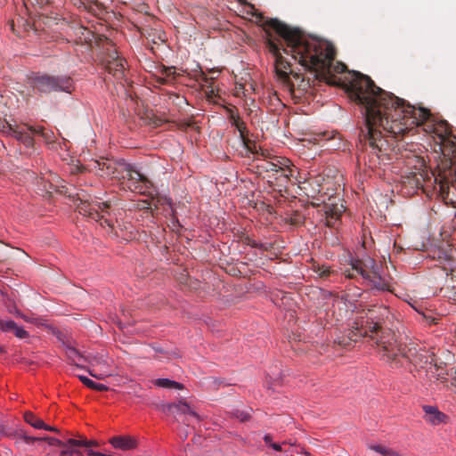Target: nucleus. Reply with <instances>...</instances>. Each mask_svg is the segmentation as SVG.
<instances>
[{
    "mask_svg": "<svg viewBox=\"0 0 456 456\" xmlns=\"http://www.w3.org/2000/svg\"><path fill=\"white\" fill-rule=\"evenodd\" d=\"M109 442L114 448L123 451L132 450L136 446L135 440L130 436H113Z\"/></svg>",
    "mask_w": 456,
    "mask_h": 456,
    "instance_id": "4be33fe9",
    "label": "nucleus"
},
{
    "mask_svg": "<svg viewBox=\"0 0 456 456\" xmlns=\"http://www.w3.org/2000/svg\"><path fill=\"white\" fill-rule=\"evenodd\" d=\"M286 163H288L287 159L273 157L271 159V160H265L259 167H262L269 175H272L281 165H286Z\"/></svg>",
    "mask_w": 456,
    "mask_h": 456,
    "instance_id": "5701e85b",
    "label": "nucleus"
},
{
    "mask_svg": "<svg viewBox=\"0 0 456 456\" xmlns=\"http://www.w3.org/2000/svg\"><path fill=\"white\" fill-rule=\"evenodd\" d=\"M13 333L19 338H25L28 337V331H26L23 328L19 327L18 325H16Z\"/></svg>",
    "mask_w": 456,
    "mask_h": 456,
    "instance_id": "4c0bfd02",
    "label": "nucleus"
},
{
    "mask_svg": "<svg viewBox=\"0 0 456 456\" xmlns=\"http://www.w3.org/2000/svg\"><path fill=\"white\" fill-rule=\"evenodd\" d=\"M407 170L405 175L402 176L403 186L412 190L422 189L425 191L426 186H431L433 182L440 184V189L444 190L445 186L453 184L456 181H447L442 179L439 175L440 170L438 165L436 171L431 172L428 170L425 160L416 155L407 158L406 160Z\"/></svg>",
    "mask_w": 456,
    "mask_h": 456,
    "instance_id": "20e7f679",
    "label": "nucleus"
},
{
    "mask_svg": "<svg viewBox=\"0 0 456 456\" xmlns=\"http://www.w3.org/2000/svg\"><path fill=\"white\" fill-rule=\"evenodd\" d=\"M235 417L238 418L240 421H247L249 419L250 415L248 412L237 411L235 413Z\"/></svg>",
    "mask_w": 456,
    "mask_h": 456,
    "instance_id": "ea45409f",
    "label": "nucleus"
},
{
    "mask_svg": "<svg viewBox=\"0 0 456 456\" xmlns=\"http://www.w3.org/2000/svg\"><path fill=\"white\" fill-rule=\"evenodd\" d=\"M168 100L172 101L173 103L181 106L183 103H186L187 101L183 96H180L177 94L175 93H169L168 94Z\"/></svg>",
    "mask_w": 456,
    "mask_h": 456,
    "instance_id": "c9c22d12",
    "label": "nucleus"
},
{
    "mask_svg": "<svg viewBox=\"0 0 456 456\" xmlns=\"http://www.w3.org/2000/svg\"><path fill=\"white\" fill-rule=\"evenodd\" d=\"M266 26L281 37L266 31L268 51L275 58L274 67L278 77L288 86L291 93H306L315 80L336 85L332 74L336 56L334 46L316 37H308L298 28H291L277 19H271Z\"/></svg>",
    "mask_w": 456,
    "mask_h": 456,
    "instance_id": "f03ea898",
    "label": "nucleus"
},
{
    "mask_svg": "<svg viewBox=\"0 0 456 456\" xmlns=\"http://www.w3.org/2000/svg\"><path fill=\"white\" fill-rule=\"evenodd\" d=\"M427 375H428L429 379H435L439 384H442L444 387H448V379L447 372L445 370V365L443 362L438 363L437 359L428 367Z\"/></svg>",
    "mask_w": 456,
    "mask_h": 456,
    "instance_id": "2eb2a0df",
    "label": "nucleus"
},
{
    "mask_svg": "<svg viewBox=\"0 0 456 456\" xmlns=\"http://www.w3.org/2000/svg\"><path fill=\"white\" fill-rule=\"evenodd\" d=\"M396 347L398 351L395 355L390 356L389 352H387V354H380L383 359L395 366L402 365L403 362L401 360L404 359L411 362L415 368L425 369L427 370L428 367L432 364L436 358L433 352L418 346L410 345L403 346L396 340Z\"/></svg>",
    "mask_w": 456,
    "mask_h": 456,
    "instance_id": "0eeeda50",
    "label": "nucleus"
},
{
    "mask_svg": "<svg viewBox=\"0 0 456 456\" xmlns=\"http://www.w3.org/2000/svg\"><path fill=\"white\" fill-rule=\"evenodd\" d=\"M66 354L73 362H76V360L85 359L91 365H102L106 364V361L103 360L102 357L98 356H93L89 358H85L75 347L73 346H67L66 347Z\"/></svg>",
    "mask_w": 456,
    "mask_h": 456,
    "instance_id": "aec40b11",
    "label": "nucleus"
},
{
    "mask_svg": "<svg viewBox=\"0 0 456 456\" xmlns=\"http://www.w3.org/2000/svg\"><path fill=\"white\" fill-rule=\"evenodd\" d=\"M270 446H271L273 449H274L275 451H277V452H281V444H279L272 443V444H270Z\"/></svg>",
    "mask_w": 456,
    "mask_h": 456,
    "instance_id": "49530a36",
    "label": "nucleus"
},
{
    "mask_svg": "<svg viewBox=\"0 0 456 456\" xmlns=\"http://www.w3.org/2000/svg\"><path fill=\"white\" fill-rule=\"evenodd\" d=\"M33 129H37V126H28V124L15 126L9 124L6 133L20 142L25 147L33 148L35 143L34 135H37Z\"/></svg>",
    "mask_w": 456,
    "mask_h": 456,
    "instance_id": "4468645a",
    "label": "nucleus"
},
{
    "mask_svg": "<svg viewBox=\"0 0 456 456\" xmlns=\"http://www.w3.org/2000/svg\"><path fill=\"white\" fill-rule=\"evenodd\" d=\"M197 79L201 81L203 83V86H206L208 89H209V93L214 94V77H208L205 72L202 70L199 71V74L197 75Z\"/></svg>",
    "mask_w": 456,
    "mask_h": 456,
    "instance_id": "7c9ffc66",
    "label": "nucleus"
},
{
    "mask_svg": "<svg viewBox=\"0 0 456 456\" xmlns=\"http://www.w3.org/2000/svg\"><path fill=\"white\" fill-rule=\"evenodd\" d=\"M369 448L372 451L377 452L382 456H399L397 452L381 444L370 445Z\"/></svg>",
    "mask_w": 456,
    "mask_h": 456,
    "instance_id": "c756f323",
    "label": "nucleus"
},
{
    "mask_svg": "<svg viewBox=\"0 0 456 456\" xmlns=\"http://www.w3.org/2000/svg\"><path fill=\"white\" fill-rule=\"evenodd\" d=\"M163 411L172 414H188L200 420L199 414L193 411L186 402L179 401L178 403L165 404L163 405Z\"/></svg>",
    "mask_w": 456,
    "mask_h": 456,
    "instance_id": "dca6fc26",
    "label": "nucleus"
},
{
    "mask_svg": "<svg viewBox=\"0 0 456 456\" xmlns=\"http://www.w3.org/2000/svg\"><path fill=\"white\" fill-rule=\"evenodd\" d=\"M428 256L436 262L434 266L440 267L447 276H451L447 284L440 289V294L456 302V258L452 248L449 244L434 247L429 249Z\"/></svg>",
    "mask_w": 456,
    "mask_h": 456,
    "instance_id": "423d86ee",
    "label": "nucleus"
},
{
    "mask_svg": "<svg viewBox=\"0 0 456 456\" xmlns=\"http://www.w3.org/2000/svg\"><path fill=\"white\" fill-rule=\"evenodd\" d=\"M348 90L362 109L364 123L359 133L362 147H369L379 159L387 156L390 139L400 140L415 127L423 126L425 132L434 134L442 152L439 175L456 181V136L446 121L434 123L428 110L415 108L377 86L370 77L360 72L352 75Z\"/></svg>",
    "mask_w": 456,
    "mask_h": 456,
    "instance_id": "f257e3e1",
    "label": "nucleus"
},
{
    "mask_svg": "<svg viewBox=\"0 0 456 456\" xmlns=\"http://www.w3.org/2000/svg\"><path fill=\"white\" fill-rule=\"evenodd\" d=\"M453 332H454V335H455V337H456V324H455V327H454Z\"/></svg>",
    "mask_w": 456,
    "mask_h": 456,
    "instance_id": "6e6d98bb",
    "label": "nucleus"
},
{
    "mask_svg": "<svg viewBox=\"0 0 456 456\" xmlns=\"http://www.w3.org/2000/svg\"><path fill=\"white\" fill-rule=\"evenodd\" d=\"M154 384L159 387H165V388H175V389H183V384L170 380L168 379H158L154 381Z\"/></svg>",
    "mask_w": 456,
    "mask_h": 456,
    "instance_id": "c85d7f7f",
    "label": "nucleus"
},
{
    "mask_svg": "<svg viewBox=\"0 0 456 456\" xmlns=\"http://www.w3.org/2000/svg\"><path fill=\"white\" fill-rule=\"evenodd\" d=\"M162 124H163V120H162L161 118H158V119H156V120L154 121V125H155L156 126H161Z\"/></svg>",
    "mask_w": 456,
    "mask_h": 456,
    "instance_id": "603ef678",
    "label": "nucleus"
},
{
    "mask_svg": "<svg viewBox=\"0 0 456 456\" xmlns=\"http://www.w3.org/2000/svg\"><path fill=\"white\" fill-rule=\"evenodd\" d=\"M324 194H321L320 196L315 195H308V197H312L314 200H316L317 202H313L314 206H321L322 205V210L326 218V225L329 227H335L338 221L344 213L346 208L342 204V200L338 197L329 196L327 201L324 198Z\"/></svg>",
    "mask_w": 456,
    "mask_h": 456,
    "instance_id": "9b49d317",
    "label": "nucleus"
},
{
    "mask_svg": "<svg viewBox=\"0 0 456 456\" xmlns=\"http://www.w3.org/2000/svg\"><path fill=\"white\" fill-rule=\"evenodd\" d=\"M423 411L425 412L426 421L432 425H439L445 421L446 415L440 411L436 407L424 405Z\"/></svg>",
    "mask_w": 456,
    "mask_h": 456,
    "instance_id": "6ab92c4d",
    "label": "nucleus"
},
{
    "mask_svg": "<svg viewBox=\"0 0 456 456\" xmlns=\"http://www.w3.org/2000/svg\"><path fill=\"white\" fill-rule=\"evenodd\" d=\"M126 177L129 182L128 186L131 190L138 191L142 194L151 197L153 215L155 212L161 210L165 216H170L173 219L175 218V212L169 198L159 194L153 196L152 193L148 191L154 188V184L146 175L132 165H127L126 167Z\"/></svg>",
    "mask_w": 456,
    "mask_h": 456,
    "instance_id": "39448f33",
    "label": "nucleus"
},
{
    "mask_svg": "<svg viewBox=\"0 0 456 456\" xmlns=\"http://www.w3.org/2000/svg\"><path fill=\"white\" fill-rule=\"evenodd\" d=\"M344 274L348 279H354L361 275L363 280L369 281L374 288L384 290L386 283L379 274V267L376 261L371 257L362 259L352 258L350 260V268L344 270Z\"/></svg>",
    "mask_w": 456,
    "mask_h": 456,
    "instance_id": "1a4fd4ad",
    "label": "nucleus"
},
{
    "mask_svg": "<svg viewBox=\"0 0 456 456\" xmlns=\"http://www.w3.org/2000/svg\"><path fill=\"white\" fill-rule=\"evenodd\" d=\"M106 56L102 61L105 69L115 78L121 80L126 77V61L121 58L114 45L108 41L106 44Z\"/></svg>",
    "mask_w": 456,
    "mask_h": 456,
    "instance_id": "f8f14e48",
    "label": "nucleus"
},
{
    "mask_svg": "<svg viewBox=\"0 0 456 456\" xmlns=\"http://www.w3.org/2000/svg\"><path fill=\"white\" fill-rule=\"evenodd\" d=\"M22 439H23V441H24L27 444H33L35 441H42V438H40V437L30 436H28V435H23V436H22Z\"/></svg>",
    "mask_w": 456,
    "mask_h": 456,
    "instance_id": "a19ab883",
    "label": "nucleus"
},
{
    "mask_svg": "<svg viewBox=\"0 0 456 456\" xmlns=\"http://www.w3.org/2000/svg\"><path fill=\"white\" fill-rule=\"evenodd\" d=\"M46 441L50 445H54L61 448L59 456H77V452L73 449V444H69V438L67 441H61L60 439L45 436L42 438V441Z\"/></svg>",
    "mask_w": 456,
    "mask_h": 456,
    "instance_id": "a211bd4d",
    "label": "nucleus"
},
{
    "mask_svg": "<svg viewBox=\"0 0 456 456\" xmlns=\"http://www.w3.org/2000/svg\"><path fill=\"white\" fill-rule=\"evenodd\" d=\"M24 419L28 424L35 428L43 429V428H45V422L31 411L24 413Z\"/></svg>",
    "mask_w": 456,
    "mask_h": 456,
    "instance_id": "a878e982",
    "label": "nucleus"
},
{
    "mask_svg": "<svg viewBox=\"0 0 456 456\" xmlns=\"http://www.w3.org/2000/svg\"><path fill=\"white\" fill-rule=\"evenodd\" d=\"M43 429H45V430H48V431H53V432H58V429L54 427H52V426H48L46 424H45V428H43Z\"/></svg>",
    "mask_w": 456,
    "mask_h": 456,
    "instance_id": "de8ad7c7",
    "label": "nucleus"
},
{
    "mask_svg": "<svg viewBox=\"0 0 456 456\" xmlns=\"http://www.w3.org/2000/svg\"><path fill=\"white\" fill-rule=\"evenodd\" d=\"M2 352H3V348L0 346V353H2Z\"/></svg>",
    "mask_w": 456,
    "mask_h": 456,
    "instance_id": "4d7b16f0",
    "label": "nucleus"
},
{
    "mask_svg": "<svg viewBox=\"0 0 456 456\" xmlns=\"http://www.w3.org/2000/svg\"><path fill=\"white\" fill-rule=\"evenodd\" d=\"M139 210L145 211L147 214H151L153 216V208L151 207V198L150 200H139L136 204Z\"/></svg>",
    "mask_w": 456,
    "mask_h": 456,
    "instance_id": "2f4dec72",
    "label": "nucleus"
},
{
    "mask_svg": "<svg viewBox=\"0 0 456 456\" xmlns=\"http://www.w3.org/2000/svg\"><path fill=\"white\" fill-rule=\"evenodd\" d=\"M446 387L450 388L453 393L456 394V378L448 380V387Z\"/></svg>",
    "mask_w": 456,
    "mask_h": 456,
    "instance_id": "79ce46f5",
    "label": "nucleus"
},
{
    "mask_svg": "<svg viewBox=\"0 0 456 456\" xmlns=\"http://www.w3.org/2000/svg\"><path fill=\"white\" fill-rule=\"evenodd\" d=\"M29 85L39 94L63 92L71 94L75 89L74 81L67 75L54 76L48 73H33L29 78Z\"/></svg>",
    "mask_w": 456,
    "mask_h": 456,
    "instance_id": "6e6552de",
    "label": "nucleus"
},
{
    "mask_svg": "<svg viewBox=\"0 0 456 456\" xmlns=\"http://www.w3.org/2000/svg\"><path fill=\"white\" fill-rule=\"evenodd\" d=\"M16 22L19 27L23 28L24 31H28L32 28V24L28 20H24L21 17H18Z\"/></svg>",
    "mask_w": 456,
    "mask_h": 456,
    "instance_id": "e433bc0d",
    "label": "nucleus"
},
{
    "mask_svg": "<svg viewBox=\"0 0 456 456\" xmlns=\"http://www.w3.org/2000/svg\"><path fill=\"white\" fill-rule=\"evenodd\" d=\"M296 174H297V168L288 159L286 165H281L275 169V172L268 175L269 183L272 186L278 187L279 191H281L282 188L287 187L292 178L296 179Z\"/></svg>",
    "mask_w": 456,
    "mask_h": 456,
    "instance_id": "ddd939ff",
    "label": "nucleus"
},
{
    "mask_svg": "<svg viewBox=\"0 0 456 456\" xmlns=\"http://www.w3.org/2000/svg\"><path fill=\"white\" fill-rule=\"evenodd\" d=\"M425 318L429 322L430 324H432V323L436 324V319L434 318V317H427L425 315Z\"/></svg>",
    "mask_w": 456,
    "mask_h": 456,
    "instance_id": "3c124183",
    "label": "nucleus"
},
{
    "mask_svg": "<svg viewBox=\"0 0 456 456\" xmlns=\"http://www.w3.org/2000/svg\"><path fill=\"white\" fill-rule=\"evenodd\" d=\"M90 168L101 176L111 175L114 174L116 169L114 163L107 159L94 160L90 164Z\"/></svg>",
    "mask_w": 456,
    "mask_h": 456,
    "instance_id": "f3484780",
    "label": "nucleus"
},
{
    "mask_svg": "<svg viewBox=\"0 0 456 456\" xmlns=\"http://www.w3.org/2000/svg\"><path fill=\"white\" fill-rule=\"evenodd\" d=\"M264 440H265V442L266 444H272V443H271V441H272V436H271L270 435H265V436H264Z\"/></svg>",
    "mask_w": 456,
    "mask_h": 456,
    "instance_id": "8fccbe9b",
    "label": "nucleus"
},
{
    "mask_svg": "<svg viewBox=\"0 0 456 456\" xmlns=\"http://www.w3.org/2000/svg\"><path fill=\"white\" fill-rule=\"evenodd\" d=\"M159 76L157 78L158 83L161 85L173 84L176 80L179 74L176 73L174 66H161L159 70Z\"/></svg>",
    "mask_w": 456,
    "mask_h": 456,
    "instance_id": "412c9836",
    "label": "nucleus"
},
{
    "mask_svg": "<svg viewBox=\"0 0 456 456\" xmlns=\"http://www.w3.org/2000/svg\"><path fill=\"white\" fill-rule=\"evenodd\" d=\"M134 394L137 397H142V395H138V391H136V387L134 388Z\"/></svg>",
    "mask_w": 456,
    "mask_h": 456,
    "instance_id": "864d4df0",
    "label": "nucleus"
},
{
    "mask_svg": "<svg viewBox=\"0 0 456 456\" xmlns=\"http://www.w3.org/2000/svg\"><path fill=\"white\" fill-rule=\"evenodd\" d=\"M346 69L345 64L338 63L336 67H334V70L338 73H342Z\"/></svg>",
    "mask_w": 456,
    "mask_h": 456,
    "instance_id": "a18cd8bd",
    "label": "nucleus"
},
{
    "mask_svg": "<svg viewBox=\"0 0 456 456\" xmlns=\"http://www.w3.org/2000/svg\"><path fill=\"white\" fill-rule=\"evenodd\" d=\"M86 452L88 456H102V452H94L89 448H86Z\"/></svg>",
    "mask_w": 456,
    "mask_h": 456,
    "instance_id": "c03bdc74",
    "label": "nucleus"
},
{
    "mask_svg": "<svg viewBox=\"0 0 456 456\" xmlns=\"http://www.w3.org/2000/svg\"><path fill=\"white\" fill-rule=\"evenodd\" d=\"M89 374L98 379H102L104 375L103 374H100V375H96L94 374L92 370H89Z\"/></svg>",
    "mask_w": 456,
    "mask_h": 456,
    "instance_id": "09e8293b",
    "label": "nucleus"
},
{
    "mask_svg": "<svg viewBox=\"0 0 456 456\" xmlns=\"http://www.w3.org/2000/svg\"><path fill=\"white\" fill-rule=\"evenodd\" d=\"M142 34L153 44L164 43L167 39L165 32L155 28H143Z\"/></svg>",
    "mask_w": 456,
    "mask_h": 456,
    "instance_id": "b1692460",
    "label": "nucleus"
},
{
    "mask_svg": "<svg viewBox=\"0 0 456 456\" xmlns=\"http://www.w3.org/2000/svg\"><path fill=\"white\" fill-rule=\"evenodd\" d=\"M77 209L79 214L99 222L102 226H112L111 221L108 218L110 215V203L109 201L99 202L96 200H80Z\"/></svg>",
    "mask_w": 456,
    "mask_h": 456,
    "instance_id": "9d476101",
    "label": "nucleus"
},
{
    "mask_svg": "<svg viewBox=\"0 0 456 456\" xmlns=\"http://www.w3.org/2000/svg\"><path fill=\"white\" fill-rule=\"evenodd\" d=\"M230 118L232 125L239 131L240 137L244 139L245 134L247 132L245 122L240 118L238 114L232 113Z\"/></svg>",
    "mask_w": 456,
    "mask_h": 456,
    "instance_id": "393cba45",
    "label": "nucleus"
},
{
    "mask_svg": "<svg viewBox=\"0 0 456 456\" xmlns=\"http://www.w3.org/2000/svg\"><path fill=\"white\" fill-rule=\"evenodd\" d=\"M37 134L40 135L44 141L47 143L53 142V132L45 131L43 126H37V129H33Z\"/></svg>",
    "mask_w": 456,
    "mask_h": 456,
    "instance_id": "473e14b6",
    "label": "nucleus"
},
{
    "mask_svg": "<svg viewBox=\"0 0 456 456\" xmlns=\"http://www.w3.org/2000/svg\"><path fill=\"white\" fill-rule=\"evenodd\" d=\"M16 325V322L12 320H0V330L4 332H13Z\"/></svg>",
    "mask_w": 456,
    "mask_h": 456,
    "instance_id": "f704fd0d",
    "label": "nucleus"
},
{
    "mask_svg": "<svg viewBox=\"0 0 456 456\" xmlns=\"http://www.w3.org/2000/svg\"><path fill=\"white\" fill-rule=\"evenodd\" d=\"M78 379L88 388L100 392L107 391L109 389L108 387L105 386L104 384L96 383L86 376H79Z\"/></svg>",
    "mask_w": 456,
    "mask_h": 456,
    "instance_id": "cd10ccee",
    "label": "nucleus"
},
{
    "mask_svg": "<svg viewBox=\"0 0 456 456\" xmlns=\"http://www.w3.org/2000/svg\"><path fill=\"white\" fill-rule=\"evenodd\" d=\"M246 243L252 248H261V245L256 242L254 240L249 238H246Z\"/></svg>",
    "mask_w": 456,
    "mask_h": 456,
    "instance_id": "37998d69",
    "label": "nucleus"
},
{
    "mask_svg": "<svg viewBox=\"0 0 456 456\" xmlns=\"http://www.w3.org/2000/svg\"><path fill=\"white\" fill-rule=\"evenodd\" d=\"M303 216L300 215V214H294L290 218H289V222L291 224L293 225H299L303 223Z\"/></svg>",
    "mask_w": 456,
    "mask_h": 456,
    "instance_id": "58836bf2",
    "label": "nucleus"
},
{
    "mask_svg": "<svg viewBox=\"0 0 456 456\" xmlns=\"http://www.w3.org/2000/svg\"><path fill=\"white\" fill-rule=\"evenodd\" d=\"M249 91H254L252 83L236 82L234 88V95L237 97L246 96Z\"/></svg>",
    "mask_w": 456,
    "mask_h": 456,
    "instance_id": "bb28decb",
    "label": "nucleus"
},
{
    "mask_svg": "<svg viewBox=\"0 0 456 456\" xmlns=\"http://www.w3.org/2000/svg\"><path fill=\"white\" fill-rule=\"evenodd\" d=\"M14 26H15V21H14V20H12V29L13 31H15Z\"/></svg>",
    "mask_w": 456,
    "mask_h": 456,
    "instance_id": "5fc2aeb1",
    "label": "nucleus"
},
{
    "mask_svg": "<svg viewBox=\"0 0 456 456\" xmlns=\"http://www.w3.org/2000/svg\"><path fill=\"white\" fill-rule=\"evenodd\" d=\"M388 316L389 309L385 305H375L363 310L354 320L347 333L338 338V343L344 347H348L362 338H369L379 348L380 354L389 352L390 356L395 355L398 351L395 334L390 329L382 327Z\"/></svg>",
    "mask_w": 456,
    "mask_h": 456,
    "instance_id": "7ed1b4c3",
    "label": "nucleus"
},
{
    "mask_svg": "<svg viewBox=\"0 0 456 456\" xmlns=\"http://www.w3.org/2000/svg\"><path fill=\"white\" fill-rule=\"evenodd\" d=\"M314 273H316L320 278L326 279L330 277L334 272L327 265H317L314 266Z\"/></svg>",
    "mask_w": 456,
    "mask_h": 456,
    "instance_id": "72a5a7b5",
    "label": "nucleus"
}]
</instances>
